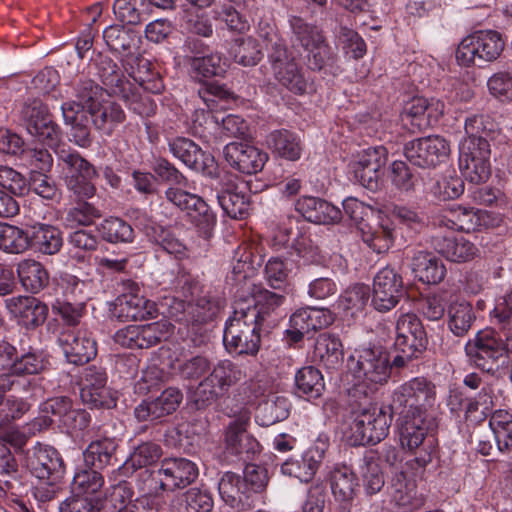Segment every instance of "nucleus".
I'll list each match as a JSON object with an SVG mask.
<instances>
[{"mask_svg":"<svg viewBox=\"0 0 512 512\" xmlns=\"http://www.w3.org/2000/svg\"><path fill=\"white\" fill-rule=\"evenodd\" d=\"M494 126L493 121L483 114L473 115L465 121L467 138L461 147L459 166L463 176L471 183H484L491 175V151L486 137Z\"/></svg>","mask_w":512,"mask_h":512,"instance_id":"obj_1","label":"nucleus"},{"mask_svg":"<svg viewBox=\"0 0 512 512\" xmlns=\"http://www.w3.org/2000/svg\"><path fill=\"white\" fill-rule=\"evenodd\" d=\"M399 441L402 448L418 451L414 461L418 467H425L432 461L435 440L430 433L435 429V418L429 414H398Z\"/></svg>","mask_w":512,"mask_h":512,"instance_id":"obj_2","label":"nucleus"},{"mask_svg":"<svg viewBox=\"0 0 512 512\" xmlns=\"http://www.w3.org/2000/svg\"><path fill=\"white\" fill-rule=\"evenodd\" d=\"M258 312L254 308L234 307L233 316L226 325L223 342L229 353L256 355L260 348Z\"/></svg>","mask_w":512,"mask_h":512,"instance_id":"obj_3","label":"nucleus"},{"mask_svg":"<svg viewBox=\"0 0 512 512\" xmlns=\"http://www.w3.org/2000/svg\"><path fill=\"white\" fill-rule=\"evenodd\" d=\"M65 185L77 200L92 198L96 193L95 167L78 152L63 148L55 150Z\"/></svg>","mask_w":512,"mask_h":512,"instance_id":"obj_4","label":"nucleus"},{"mask_svg":"<svg viewBox=\"0 0 512 512\" xmlns=\"http://www.w3.org/2000/svg\"><path fill=\"white\" fill-rule=\"evenodd\" d=\"M505 48V40L501 33L495 30H479L459 43L455 57L459 65L470 67L496 61Z\"/></svg>","mask_w":512,"mask_h":512,"instance_id":"obj_5","label":"nucleus"},{"mask_svg":"<svg viewBox=\"0 0 512 512\" xmlns=\"http://www.w3.org/2000/svg\"><path fill=\"white\" fill-rule=\"evenodd\" d=\"M267 36H270L269 41L273 42L268 57L275 79L295 94L306 93L309 86L308 80L292 53L288 51L282 40L277 38L273 29L267 33Z\"/></svg>","mask_w":512,"mask_h":512,"instance_id":"obj_6","label":"nucleus"},{"mask_svg":"<svg viewBox=\"0 0 512 512\" xmlns=\"http://www.w3.org/2000/svg\"><path fill=\"white\" fill-rule=\"evenodd\" d=\"M435 400V385L424 377H415L394 390L389 407L397 414H428Z\"/></svg>","mask_w":512,"mask_h":512,"instance_id":"obj_7","label":"nucleus"},{"mask_svg":"<svg viewBox=\"0 0 512 512\" xmlns=\"http://www.w3.org/2000/svg\"><path fill=\"white\" fill-rule=\"evenodd\" d=\"M20 116L28 133L37 138L49 148H63L60 145L62 132L59 125L53 120L47 105L39 99H28L23 103Z\"/></svg>","mask_w":512,"mask_h":512,"instance_id":"obj_8","label":"nucleus"},{"mask_svg":"<svg viewBox=\"0 0 512 512\" xmlns=\"http://www.w3.org/2000/svg\"><path fill=\"white\" fill-rule=\"evenodd\" d=\"M393 413L389 406L373 405L363 409L351 425L353 445H374L382 441L389 433Z\"/></svg>","mask_w":512,"mask_h":512,"instance_id":"obj_9","label":"nucleus"},{"mask_svg":"<svg viewBox=\"0 0 512 512\" xmlns=\"http://www.w3.org/2000/svg\"><path fill=\"white\" fill-rule=\"evenodd\" d=\"M348 363L350 370L371 390L384 385L390 378L391 365L386 353L363 349L351 355Z\"/></svg>","mask_w":512,"mask_h":512,"instance_id":"obj_10","label":"nucleus"},{"mask_svg":"<svg viewBox=\"0 0 512 512\" xmlns=\"http://www.w3.org/2000/svg\"><path fill=\"white\" fill-rule=\"evenodd\" d=\"M246 377V373L236 363L230 360L219 361L210 374L198 385L197 402L211 403L228 392Z\"/></svg>","mask_w":512,"mask_h":512,"instance_id":"obj_11","label":"nucleus"},{"mask_svg":"<svg viewBox=\"0 0 512 512\" xmlns=\"http://www.w3.org/2000/svg\"><path fill=\"white\" fill-rule=\"evenodd\" d=\"M499 219L486 210L450 206L433 217V225L439 228L471 232L498 225Z\"/></svg>","mask_w":512,"mask_h":512,"instance_id":"obj_12","label":"nucleus"},{"mask_svg":"<svg viewBox=\"0 0 512 512\" xmlns=\"http://www.w3.org/2000/svg\"><path fill=\"white\" fill-rule=\"evenodd\" d=\"M167 201L186 213L192 224L207 235L216 224V216L208 204L198 195L180 187H169L165 191Z\"/></svg>","mask_w":512,"mask_h":512,"instance_id":"obj_13","label":"nucleus"},{"mask_svg":"<svg viewBox=\"0 0 512 512\" xmlns=\"http://www.w3.org/2000/svg\"><path fill=\"white\" fill-rule=\"evenodd\" d=\"M466 354L477 367L490 371L491 366L487 362H496L503 357L506 351L512 352V334L506 338V344L496 337L494 331L483 330L476 334L473 340H469L465 346Z\"/></svg>","mask_w":512,"mask_h":512,"instance_id":"obj_14","label":"nucleus"},{"mask_svg":"<svg viewBox=\"0 0 512 512\" xmlns=\"http://www.w3.org/2000/svg\"><path fill=\"white\" fill-rule=\"evenodd\" d=\"M124 290L116 299L114 315L122 321H141L157 315L156 304L140 295L133 281L123 283Z\"/></svg>","mask_w":512,"mask_h":512,"instance_id":"obj_15","label":"nucleus"},{"mask_svg":"<svg viewBox=\"0 0 512 512\" xmlns=\"http://www.w3.org/2000/svg\"><path fill=\"white\" fill-rule=\"evenodd\" d=\"M404 152L407 160L415 166L435 167L448 158L450 145L445 138L434 135L409 142Z\"/></svg>","mask_w":512,"mask_h":512,"instance_id":"obj_16","label":"nucleus"},{"mask_svg":"<svg viewBox=\"0 0 512 512\" xmlns=\"http://www.w3.org/2000/svg\"><path fill=\"white\" fill-rule=\"evenodd\" d=\"M80 397L92 408L110 409L116 406V399L107 387V373L104 368L91 365L84 369Z\"/></svg>","mask_w":512,"mask_h":512,"instance_id":"obj_17","label":"nucleus"},{"mask_svg":"<svg viewBox=\"0 0 512 512\" xmlns=\"http://www.w3.org/2000/svg\"><path fill=\"white\" fill-rule=\"evenodd\" d=\"M402 276L393 268L381 269L373 281L372 304L380 312L393 309L403 296Z\"/></svg>","mask_w":512,"mask_h":512,"instance_id":"obj_18","label":"nucleus"},{"mask_svg":"<svg viewBox=\"0 0 512 512\" xmlns=\"http://www.w3.org/2000/svg\"><path fill=\"white\" fill-rule=\"evenodd\" d=\"M198 468L186 458H165L157 471L158 486L163 491L182 489L193 483L198 477Z\"/></svg>","mask_w":512,"mask_h":512,"instance_id":"obj_19","label":"nucleus"},{"mask_svg":"<svg viewBox=\"0 0 512 512\" xmlns=\"http://www.w3.org/2000/svg\"><path fill=\"white\" fill-rule=\"evenodd\" d=\"M387 150L383 146L372 147L360 152L349 167L354 179L368 189L377 187L379 172L386 164Z\"/></svg>","mask_w":512,"mask_h":512,"instance_id":"obj_20","label":"nucleus"},{"mask_svg":"<svg viewBox=\"0 0 512 512\" xmlns=\"http://www.w3.org/2000/svg\"><path fill=\"white\" fill-rule=\"evenodd\" d=\"M225 160L235 170L244 174L260 172L268 154L246 142H231L223 150Z\"/></svg>","mask_w":512,"mask_h":512,"instance_id":"obj_21","label":"nucleus"},{"mask_svg":"<svg viewBox=\"0 0 512 512\" xmlns=\"http://www.w3.org/2000/svg\"><path fill=\"white\" fill-rule=\"evenodd\" d=\"M445 104L439 99L414 98L403 113L402 119L410 124L412 132L425 130L438 122L444 114Z\"/></svg>","mask_w":512,"mask_h":512,"instance_id":"obj_22","label":"nucleus"},{"mask_svg":"<svg viewBox=\"0 0 512 512\" xmlns=\"http://www.w3.org/2000/svg\"><path fill=\"white\" fill-rule=\"evenodd\" d=\"M59 343L68 362L75 365H83L92 360L97 354L96 341L91 338L85 329L76 332L63 331L59 337Z\"/></svg>","mask_w":512,"mask_h":512,"instance_id":"obj_23","label":"nucleus"},{"mask_svg":"<svg viewBox=\"0 0 512 512\" xmlns=\"http://www.w3.org/2000/svg\"><path fill=\"white\" fill-rule=\"evenodd\" d=\"M428 339L420 319L413 313L402 314L396 323L395 347L398 351L423 352Z\"/></svg>","mask_w":512,"mask_h":512,"instance_id":"obj_24","label":"nucleus"},{"mask_svg":"<svg viewBox=\"0 0 512 512\" xmlns=\"http://www.w3.org/2000/svg\"><path fill=\"white\" fill-rule=\"evenodd\" d=\"M33 474L54 486L64 474V463L56 449L51 446H39L34 449L30 459Z\"/></svg>","mask_w":512,"mask_h":512,"instance_id":"obj_25","label":"nucleus"},{"mask_svg":"<svg viewBox=\"0 0 512 512\" xmlns=\"http://www.w3.org/2000/svg\"><path fill=\"white\" fill-rule=\"evenodd\" d=\"M182 399L179 389L168 388L154 400H143L135 408L134 415L139 421H154L176 411Z\"/></svg>","mask_w":512,"mask_h":512,"instance_id":"obj_26","label":"nucleus"},{"mask_svg":"<svg viewBox=\"0 0 512 512\" xmlns=\"http://www.w3.org/2000/svg\"><path fill=\"white\" fill-rule=\"evenodd\" d=\"M324 458V451L317 446L309 447L300 457H291L281 465L283 475L309 483L315 476Z\"/></svg>","mask_w":512,"mask_h":512,"instance_id":"obj_27","label":"nucleus"},{"mask_svg":"<svg viewBox=\"0 0 512 512\" xmlns=\"http://www.w3.org/2000/svg\"><path fill=\"white\" fill-rule=\"evenodd\" d=\"M295 208L307 221L316 224H333L342 218V212L338 207L317 197H301L297 200Z\"/></svg>","mask_w":512,"mask_h":512,"instance_id":"obj_28","label":"nucleus"},{"mask_svg":"<svg viewBox=\"0 0 512 512\" xmlns=\"http://www.w3.org/2000/svg\"><path fill=\"white\" fill-rule=\"evenodd\" d=\"M431 245L447 260L456 263L472 260L478 251L472 242L462 236L433 235Z\"/></svg>","mask_w":512,"mask_h":512,"instance_id":"obj_29","label":"nucleus"},{"mask_svg":"<svg viewBox=\"0 0 512 512\" xmlns=\"http://www.w3.org/2000/svg\"><path fill=\"white\" fill-rule=\"evenodd\" d=\"M103 38L112 51L127 60L139 55L141 36L134 29L123 25H111L104 30Z\"/></svg>","mask_w":512,"mask_h":512,"instance_id":"obj_30","label":"nucleus"},{"mask_svg":"<svg viewBox=\"0 0 512 512\" xmlns=\"http://www.w3.org/2000/svg\"><path fill=\"white\" fill-rule=\"evenodd\" d=\"M64 123L70 126L72 141L80 147L91 144L87 111L76 101L65 102L61 106Z\"/></svg>","mask_w":512,"mask_h":512,"instance_id":"obj_31","label":"nucleus"},{"mask_svg":"<svg viewBox=\"0 0 512 512\" xmlns=\"http://www.w3.org/2000/svg\"><path fill=\"white\" fill-rule=\"evenodd\" d=\"M411 268L415 277L427 284L442 282L447 273L444 263L427 251H417L414 253Z\"/></svg>","mask_w":512,"mask_h":512,"instance_id":"obj_32","label":"nucleus"},{"mask_svg":"<svg viewBox=\"0 0 512 512\" xmlns=\"http://www.w3.org/2000/svg\"><path fill=\"white\" fill-rule=\"evenodd\" d=\"M97 130L111 135L115 128L125 121L126 115L122 107L113 101H100L91 106L87 112Z\"/></svg>","mask_w":512,"mask_h":512,"instance_id":"obj_33","label":"nucleus"},{"mask_svg":"<svg viewBox=\"0 0 512 512\" xmlns=\"http://www.w3.org/2000/svg\"><path fill=\"white\" fill-rule=\"evenodd\" d=\"M10 311L22 319L26 326L37 327L43 324L48 315V307L34 297L20 296L9 300Z\"/></svg>","mask_w":512,"mask_h":512,"instance_id":"obj_34","label":"nucleus"},{"mask_svg":"<svg viewBox=\"0 0 512 512\" xmlns=\"http://www.w3.org/2000/svg\"><path fill=\"white\" fill-rule=\"evenodd\" d=\"M29 242V249H34L45 255L56 254L63 244L60 230L43 223L29 227Z\"/></svg>","mask_w":512,"mask_h":512,"instance_id":"obj_35","label":"nucleus"},{"mask_svg":"<svg viewBox=\"0 0 512 512\" xmlns=\"http://www.w3.org/2000/svg\"><path fill=\"white\" fill-rule=\"evenodd\" d=\"M267 145L275 155L289 161L298 160L303 150L300 137L287 129L272 131L267 136Z\"/></svg>","mask_w":512,"mask_h":512,"instance_id":"obj_36","label":"nucleus"},{"mask_svg":"<svg viewBox=\"0 0 512 512\" xmlns=\"http://www.w3.org/2000/svg\"><path fill=\"white\" fill-rule=\"evenodd\" d=\"M126 62L130 66V76L143 90L153 94L162 92L164 89L162 78L152 69V63L148 59L135 55Z\"/></svg>","mask_w":512,"mask_h":512,"instance_id":"obj_37","label":"nucleus"},{"mask_svg":"<svg viewBox=\"0 0 512 512\" xmlns=\"http://www.w3.org/2000/svg\"><path fill=\"white\" fill-rule=\"evenodd\" d=\"M162 456V448L155 442H143L139 444L129 458L117 469L122 476H128L137 469L155 464Z\"/></svg>","mask_w":512,"mask_h":512,"instance_id":"obj_38","label":"nucleus"},{"mask_svg":"<svg viewBox=\"0 0 512 512\" xmlns=\"http://www.w3.org/2000/svg\"><path fill=\"white\" fill-rule=\"evenodd\" d=\"M218 490L220 497L228 506L232 508L249 506L250 494L246 491V484L239 475L226 472L219 481Z\"/></svg>","mask_w":512,"mask_h":512,"instance_id":"obj_39","label":"nucleus"},{"mask_svg":"<svg viewBox=\"0 0 512 512\" xmlns=\"http://www.w3.org/2000/svg\"><path fill=\"white\" fill-rule=\"evenodd\" d=\"M333 321V314L328 309L306 307L295 311L289 322L291 326L310 333L328 327Z\"/></svg>","mask_w":512,"mask_h":512,"instance_id":"obj_40","label":"nucleus"},{"mask_svg":"<svg viewBox=\"0 0 512 512\" xmlns=\"http://www.w3.org/2000/svg\"><path fill=\"white\" fill-rule=\"evenodd\" d=\"M17 274L22 286L31 293H38L49 283V273L43 264L34 259L19 262Z\"/></svg>","mask_w":512,"mask_h":512,"instance_id":"obj_41","label":"nucleus"},{"mask_svg":"<svg viewBox=\"0 0 512 512\" xmlns=\"http://www.w3.org/2000/svg\"><path fill=\"white\" fill-rule=\"evenodd\" d=\"M249 415L241 412L239 416L231 421L225 430L226 449L234 455L249 452L248 444L252 443L251 437L246 433L249 422Z\"/></svg>","mask_w":512,"mask_h":512,"instance_id":"obj_42","label":"nucleus"},{"mask_svg":"<svg viewBox=\"0 0 512 512\" xmlns=\"http://www.w3.org/2000/svg\"><path fill=\"white\" fill-rule=\"evenodd\" d=\"M217 200L223 211L232 219H244L251 210L250 195L238 190L237 187L222 191L217 195Z\"/></svg>","mask_w":512,"mask_h":512,"instance_id":"obj_43","label":"nucleus"},{"mask_svg":"<svg viewBox=\"0 0 512 512\" xmlns=\"http://www.w3.org/2000/svg\"><path fill=\"white\" fill-rule=\"evenodd\" d=\"M117 443L112 438H103L91 442L84 452V459L87 465L96 469H103L116 462Z\"/></svg>","mask_w":512,"mask_h":512,"instance_id":"obj_44","label":"nucleus"},{"mask_svg":"<svg viewBox=\"0 0 512 512\" xmlns=\"http://www.w3.org/2000/svg\"><path fill=\"white\" fill-rule=\"evenodd\" d=\"M146 235L152 243L159 246L166 253L173 255L176 259H184L189 255L186 244L168 229L161 226L147 227Z\"/></svg>","mask_w":512,"mask_h":512,"instance_id":"obj_45","label":"nucleus"},{"mask_svg":"<svg viewBox=\"0 0 512 512\" xmlns=\"http://www.w3.org/2000/svg\"><path fill=\"white\" fill-rule=\"evenodd\" d=\"M313 353L314 357L328 369L336 368L343 357L342 343L334 335L320 334L316 339Z\"/></svg>","mask_w":512,"mask_h":512,"instance_id":"obj_46","label":"nucleus"},{"mask_svg":"<svg viewBox=\"0 0 512 512\" xmlns=\"http://www.w3.org/2000/svg\"><path fill=\"white\" fill-rule=\"evenodd\" d=\"M370 298V288L357 284L345 290L338 300V307L345 317H357L364 312Z\"/></svg>","mask_w":512,"mask_h":512,"instance_id":"obj_47","label":"nucleus"},{"mask_svg":"<svg viewBox=\"0 0 512 512\" xmlns=\"http://www.w3.org/2000/svg\"><path fill=\"white\" fill-rule=\"evenodd\" d=\"M213 499L207 490L191 488L173 501L176 512H211Z\"/></svg>","mask_w":512,"mask_h":512,"instance_id":"obj_48","label":"nucleus"},{"mask_svg":"<svg viewBox=\"0 0 512 512\" xmlns=\"http://www.w3.org/2000/svg\"><path fill=\"white\" fill-rule=\"evenodd\" d=\"M362 240L374 252L381 254L387 252L394 243V229L388 225L380 224L372 227L370 224L360 226Z\"/></svg>","mask_w":512,"mask_h":512,"instance_id":"obj_49","label":"nucleus"},{"mask_svg":"<svg viewBox=\"0 0 512 512\" xmlns=\"http://www.w3.org/2000/svg\"><path fill=\"white\" fill-rule=\"evenodd\" d=\"M172 154L189 168L200 170L204 165V153L192 140L184 137L173 139L169 143Z\"/></svg>","mask_w":512,"mask_h":512,"instance_id":"obj_50","label":"nucleus"},{"mask_svg":"<svg viewBox=\"0 0 512 512\" xmlns=\"http://www.w3.org/2000/svg\"><path fill=\"white\" fill-rule=\"evenodd\" d=\"M489 426L494 434L497 448L500 452L512 448V415L506 410H496L489 419Z\"/></svg>","mask_w":512,"mask_h":512,"instance_id":"obj_51","label":"nucleus"},{"mask_svg":"<svg viewBox=\"0 0 512 512\" xmlns=\"http://www.w3.org/2000/svg\"><path fill=\"white\" fill-rule=\"evenodd\" d=\"M285 296L268 290H260L258 295L250 300L238 301L234 307L254 308L258 312L257 323L261 325L264 318L280 307Z\"/></svg>","mask_w":512,"mask_h":512,"instance_id":"obj_52","label":"nucleus"},{"mask_svg":"<svg viewBox=\"0 0 512 512\" xmlns=\"http://www.w3.org/2000/svg\"><path fill=\"white\" fill-rule=\"evenodd\" d=\"M331 490L339 501L352 500L357 487V478L347 466L335 468L331 473Z\"/></svg>","mask_w":512,"mask_h":512,"instance_id":"obj_53","label":"nucleus"},{"mask_svg":"<svg viewBox=\"0 0 512 512\" xmlns=\"http://www.w3.org/2000/svg\"><path fill=\"white\" fill-rule=\"evenodd\" d=\"M29 227L26 230L9 224H0V249L12 254L29 249Z\"/></svg>","mask_w":512,"mask_h":512,"instance_id":"obj_54","label":"nucleus"},{"mask_svg":"<svg viewBox=\"0 0 512 512\" xmlns=\"http://www.w3.org/2000/svg\"><path fill=\"white\" fill-rule=\"evenodd\" d=\"M475 320L472 306L467 302L452 303L448 308V327L458 337L467 334Z\"/></svg>","mask_w":512,"mask_h":512,"instance_id":"obj_55","label":"nucleus"},{"mask_svg":"<svg viewBox=\"0 0 512 512\" xmlns=\"http://www.w3.org/2000/svg\"><path fill=\"white\" fill-rule=\"evenodd\" d=\"M292 30L293 43L300 45L305 51L318 44L325 37L315 25L306 22L303 18L292 16L289 19Z\"/></svg>","mask_w":512,"mask_h":512,"instance_id":"obj_56","label":"nucleus"},{"mask_svg":"<svg viewBox=\"0 0 512 512\" xmlns=\"http://www.w3.org/2000/svg\"><path fill=\"white\" fill-rule=\"evenodd\" d=\"M99 75L103 84L109 89L111 95L118 97L123 94L126 89H130L132 84L127 80L118 67V65L111 59H104L101 61Z\"/></svg>","mask_w":512,"mask_h":512,"instance_id":"obj_57","label":"nucleus"},{"mask_svg":"<svg viewBox=\"0 0 512 512\" xmlns=\"http://www.w3.org/2000/svg\"><path fill=\"white\" fill-rule=\"evenodd\" d=\"M387 489L391 500L397 506L408 507L413 504L416 496V484L403 472L396 473L393 476Z\"/></svg>","mask_w":512,"mask_h":512,"instance_id":"obj_58","label":"nucleus"},{"mask_svg":"<svg viewBox=\"0 0 512 512\" xmlns=\"http://www.w3.org/2000/svg\"><path fill=\"white\" fill-rule=\"evenodd\" d=\"M297 392L300 395L317 398L324 390V380L320 371L312 366L303 367L295 376Z\"/></svg>","mask_w":512,"mask_h":512,"instance_id":"obj_59","label":"nucleus"},{"mask_svg":"<svg viewBox=\"0 0 512 512\" xmlns=\"http://www.w3.org/2000/svg\"><path fill=\"white\" fill-rule=\"evenodd\" d=\"M140 349H147L168 339L173 333V325L167 320L138 325Z\"/></svg>","mask_w":512,"mask_h":512,"instance_id":"obj_60","label":"nucleus"},{"mask_svg":"<svg viewBox=\"0 0 512 512\" xmlns=\"http://www.w3.org/2000/svg\"><path fill=\"white\" fill-rule=\"evenodd\" d=\"M104 485L103 476L93 469H80L73 478L72 491L79 496H92L97 494Z\"/></svg>","mask_w":512,"mask_h":512,"instance_id":"obj_61","label":"nucleus"},{"mask_svg":"<svg viewBox=\"0 0 512 512\" xmlns=\"http://www.w3.org/2000/svg\"><path fill=\"white\" fill-rule=\"evenodd\" d=\"M289 407L287 398L276 396L258 407L256 418L261 420L262 425L269 426L286 419L289 415Z\"/></svg>","mask_w":512,"mask_h":512,"instance_id":"obj_62","label":"nucleus"},{"mask_svg":"<svg viewBox=\"0 0 512 512\" xmlns=\"http://www.w3.org/2000/svg\"><path fill=\"white\" fill-rule=\"evenodd\" d=\"M98 230L103 239L111 243L131 242L134 238L130 224L118 217L105 219Z\"/></svg>","mask_w":512,"mask_h":512,"instance_id":"obj_63","label":"nucleus"},{"mask_svg":"<svg viewBox=\"0 0 512 512\" xmlns=\"http://www.w3.org/2000/svg\"><path fill=\"white\" fill-rule=\"evenodd\" d=\"M118 97L125 102L129 110L141 117H151L156 113L157 105L154 100L142 94L133 84Z\"/></svg>","mask_w":512,"mask_h":512,"instance_id":"obj_64","label":"nucleus"}]
</instances>
